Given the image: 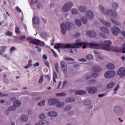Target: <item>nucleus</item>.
<instances>
[{
  "label": "nucleus",
  "instance_id": "1",
  "mask_svg": "<svg viewBox=\"0 0 125 125\" xmlns=\"http://www.w3.org/2000/svg\"><path fill=\"white\" fill-rule=\"evenodd\" d=\"M112 44V42L110 41H105L104 42L101 43H88V46H90L91 48H96V49H102L103 45L105 46L104 47V50L109 51L110 50V47Z\"/></svg>",
  "mask_w": 125,
  "mask_h": 125
},
{
  "label": "nucleus",
  "instance_id": "2",
  "mask_svg": "<svg viewBox=\"0 0 125 125\" xmlns=\"http://www.w3.org/2000/svg\"><path fill=\"white\" fill-rule=\"evenodd\" d=\"M84 43L83 42H79V43H75L74 45H72L71 44L67 43H57L56 45L54 46V48H61V49H75L79 48V46H82L83 45Z\"/></svg>",
  "mask_w": 125,
  "mask_h": 125
},
{
  "label": "nucleus",
  "instance_id": "3",
  "mask_svg": "<svg viewBox=\"0 0 125 125\" xmlns=\"http://www.w3.org/2000/svg\"><path fill=\"white\" fill-rule=\"evenodd\" d=\"M27 41H29V42L33 43L35 45H40L42 46H44L45 45L44 42H42L38 39H33L31 37L27 38Z\"/></svg>",
  "mask_w": 125,
  "mask_h": 125
},
{
  "label": "nucleus",
  "instance_id": "4",
  "mask_svg": "<svg viewBox=\"0 0 125 125\" xmlns=\"http://www.w3.org/2000/svg\"><path fill=\"white\" fill-rule=\"evenodd\" d=\"M71 28V23L66 22V24H65L64 23H61V32L62 34L65 35L66 34V29L69 30Z\"/></svg>",
  "mask_w": 125,
  "mask_h": 125
},
{
  "label": "nucleus",
  "instance_id": "5",
  "mask_svg": "<svg viewBox=\"0 0 125 125\" xmlns=\"http://www.w3.org/2000/svg\"><path fill=\"white\" fill-rule=\"evenodd\" d=\"M72 7H73V3L71 2H66L64 4L63 7L62 8V11L63 12H68L71 10Z\"/></svg>",
  "mask_w": 125,
  "mask_h": 125
},
{
  "label": "nucleus",
  "instance_id": "6",
  "mask_svg": "<svg viewBox=\"0 0 125 125\" xmlns=\"http://www.w3.org/2000/svg\"><path fill=\"white\" fill-rule=\"evenodd\" d=\"M86 17H89V19H92L93 17H82L80 19H81L82 21L81 20H75V24L76 25L78 26H82V22L83 23V24H86L87 23V19Z\"/></svg>",
  "mask_w": 125,
  "mask_h": 125
},
{
  "label": "nucleus",
  "instance_id": "7",
  "mask_svg": "<svg viewBox=\"0 0 125 125\" xmlns=\"http://www.w3.org/2000/svg\"><path fill=\"white\" fill-rule=\"evenodd\" d=\"M93 73H92V76L93 78L98 77V75H99V73L102 71V68L100 67V66H95L93 67Z\"/></svg>",
  "mask_w": 125,
  "mask_h": 125
},
{
  "label": "nucleus",
  "instance_id": "8",
  "mask_svg": "<svg viewBox=\"0 0 125 125\" xmlns=\"http://www.w3.org/2000/svg\"><path fill=\"white\" fill-rule=\"evenodd\" d=\"M32 66H33L34 68L39 67V66H40V63L37 62L34 64V65H33V64H32V60H30L28 61V64L25 66L24 68L25 69H29V68L31 67Z\"/></svg>",
  "mask_w": 125,
  "mask_h": 125
},
{
  "label": "nucleus",
  "instance_id": "9",
  "mask_svg": "<svg viewBox=\"0 0 125 125\" xmlns=\"http://www.w3.org/2000/svg\"><path fill=\"white\" fill-rule=\"evenodd\" d=\"M21 105V102L20 101H17L14 102V106L9 107V109H7V111H13L16 110V107H18Z\"/></svg>",
  "mask_w": 125,
  "mask_h": 125
},
{
  "label": "nucleus",
  "instance_id": "10",
  "mask_svg": "<svg viewBox=\"0 0 125 125\" xmlns=\"http://www.w3.org/2000/svg\"><path fill=\"white\" fill-rule=\"evenodd\" d=\"M97 88L95 86H90L87 87L86 88V91L88 92V93L91 94H94L95 92H97Z\"/></svg>",
  "mask_w": 125,
  "mask_h": 125
},
{
  "label": "nucleus",
  "instance_id": "11",
  "mask_svg": "<svg viewBox=\"0 0 125 125\" xmlns=\"http://www.w3.org/2000/svg\"><path fill=\"white\" fill-rule=\"evenodd\" d=\"M115 71H107L104 74V77L106 79H110L113 78L115 75Z\"/></svg>",
  "mask_w": 125,
  "mask_h": 125
},
{
  "label": "nucleus",
  "instance_id": "12",
  "mask_svg": "<svg viewBox=\"0 0 125 125\" xmlns=\"http://www.w3.org/2000/svg\"><path fill=\"white\" fill-rule=\"evenodd\" d=\"M118 75L121 77V78H123L125 76V68L122 67L118 70V72L117 73Z\"/></svg>",
  "mask_w": 125,
  "mask_h": 125
},
{
  "label": "nucleus",
  "instance_id": "13",
  "mask_svg": "<svg viewBox=\"0 0 125 125\" xmlns=\"http://www.w3.org/2000/svg\"><path fill=\"white\" fill-rule=\"evenodd\" d=\"M58 103V100L56 99H49L48 100V104L50 105H54Z\"/></svg>",
  "mask_w": 125,
  "mask_h": 125
},
{
  "label": "nucleus",
  "instance_id": "14",
  "mask_svg": "<svg viewBox=\"0 0 125 125\" xmlns=\"http://www.w3.org/2000/svg\"><path fill=\"white\" fill-rule=\"evenodd\" d=\"M58 103V100L56 99H49L48 100V104L50 105H54Z\"/></svg>",
  "mask_w": 125,
  "mask_h": 125
},
{
  "label": "nucleus",
  "instance_id": "15",
  "mask_svg": "<svg viewBox=\"0 0 125 125\" xmlns=\"http://www.w3.org/2000/svg\"><path fill=\"white\" fill-rule=\"evenodd\" d=\"M106 15H110V16H117V15H118V13L115 10L110 9L106 12Z\"/></svg>",
  "mask_w": 125,
  "mask_h": 125
},
{
  "label": "nucleus",
  "instance_id": "16",
  "mask_svg": "<svg viewBox=\"0 0 125 125\" xmlns=\"http://www.w3.org/2000/svg\"><path fill=\"white\" fill-rule=\"evenodd\" d=\"M60 65L61 66V69H62V70L63 71V73L64 74H65V71L67 70V64L63 62H60Z\"/></svg>",
  "mask_w": 125,
  "mask_h": 125
},
{
  "label": "nucleus",
  "instance_id": "17",
  "mask_svg": "<svg viewBox=\"0 0 125 125\" xmlns=\"http://www.w3.org/2000/svg\"><path fill=\"white\" fill-rule=\"evenodd\" d=\"M112 33L115 36H118L119 32H120V29L118 27L112 28Z\"/></svg>",
  "mask_w": 125,
  "mask_h": 125
},
{
  "label": "nucleus",
  "instance_id": "18",
  "mask_svg": "<svg viewBox=\"0 0 125 125\" xmlns=\"http://www.w3.org/2000/svg\"><path fill=\"white\" fill-rule=\"evenodd\" d=\"M78 9H79L81 12H83V13H85L87 10V8L84 5H80L78 7Z\"/></svg>",
  "mask_w": 125,
  "mask_h": 125
},
{
  "label": "nucleus",
  "instance_id": "19",
  "mask_svg": "<svg viewBox=\"0 0 125 125\" xmlns=\"http://www.w3.org/2000/svg\"><path fill=\"white\" fill-rule=\"evenodd\" d=\"M86 35L90 38H95V37H96L97 34H95V32L92 31H88L86 32Z\"/></svg>",
  "mask_w": 125,
  "mask_h": 125
},
{
  "label": "nucleus",
  "instance_id": "20",
  "mask_svg": "<svg viewBox=\"0 0 125 125\" xmlns=\"http://www.w3.org/2000/svg\"><path fill=\"white\" fill-rule=\"evenodd\" d=\"M101 31L106 35L110 34V31H108V29L105 27H101Z\"/></svg>",
  "mask_w": 125,
  "mask_h": 125
},
{
  "label": "nucleus",
  "instance_id": "21",
  "mask_svg": "<svg viewBox=\"0 0 125 125\" xmlns=\"http://www.w3.org/2000/svg\"><path fill=\"white\" fill-rule=\"evenodd\" d=\"M75 94L76 95H83L86 94V91L84 90H76L75 92Z\"/></svg>",
  "mask_w": 125,
  "mask_h": 125
},
{
  "label": "nucleus",
  "instance_id": "22",
  "mask_svg": "<svg viewBox=\"0 0 125 125\" xmlns=\"http://www.w3.org/2000/svg\"><path fill=\"white\" fill-rule=\"evenodd\" d=\"M100 21L105 26L108 27H111V23H110V22H107L104 21V20L102 19H100Z\"/></svg>",
  "mask_w": 125,
  "mask_h": 125
},
{
  "label": "nucleus",
  "instance_id": "23",
  "mask_svg": "<svg viewBox=\"0 0 125 125\" xmlns=\"http://www.w3.org/2000/svg\"><path fill=\"white\" fill-rule=\"evenodd\" d=\"M106 69L107 70H114L115 69V65L112 63H108V64H106Z\"/></svg>",
  "mask_w": 125,
  "mask_h": 125
},
{
  "label": "nucleus",
  "instance_id": "24",
  "mask_svg": "<svg viewBox=\"0 0 125 125\" xmlns=\"http://www.w3.org/2000/svg\"><path fill=\"white\" fill-rule=\"evenodd\" d=\"M40 22V21L38 17H34V18H33V23H34V24H37L39 23Z\"/></svg>",
  "mask_w": 125,
  "mask_h": 125
},
{
  "label": "nucleus",
  "instance_id": "25",
  "mask_svg": "<svg viewBox=\"0 0 125 125\" xmlns=\"http://www.w3.org/2000/svg\"><path fill=\"white\" fill-rule=\"evenodd\" d=\"M49 124L48 122L46 121H41L39 123H37L35 125H48Z\"/></svg>",
  "mask_w": 125,
  "mask_h": 125
},
{
  "label": "nucleus",
  "instance_id": "26",
  "mask_svg": "<svg viewBox=\"0 0 125 125\" xmlns=\"http://www.w3.org/2000/svg\"><path fill=\"white\" fill-rule=\"evenodd\" d=\"M99 10H101V11H102V12H103V13H104V14H105V15H106L107 12H105V8L104 7V6L100 5L99 6Z\"/></svg>",
  "mask_w": 125,
  "mask_h": 125
},
{
  "label": "nucleus",
  "instance_id": "27",
  "mask_svg": "<svg viewBox=\"0 0 125 125\" xmlns=\"http://www.w3.org/2000/svg\"><path fill=\"white\" fill-rule=\"evenodd\" d=\"M48 116L50 117H56L57 116V113L55 112H50L48 113Z\"/></svg>",
  "mask_w": 125,
  "mask_h": 125
},
{
  "label": "nucleus",
  "instance_id": "28",
  "mask_svg": "<svg viewBox=\"0 0 125 125\" xmlns=\"http://www.w3.org/2000/svg\"><path fill=\"white\" fill-rule=\"evenodd\" d=\"M27 120H28V117H27V116L23 115L21 116V122H27Z\"/></svg>",
  "mask_w": 125,
  "mask_h": 125
},
{
  "label": "nucleus",
  "instance_id": "29",
  "mask_svg": "<svg viewBox=\"0 0 125 125\" xmlns=\"http://www.w3.org/2000/svg\"><path fill=\"white\" fill-rule=\"evenodd\" d=\"M86 15L87 16H94V14H93V12H92V11L89 10L87 13H86Z\"/></svg>",
  "mask_w": 125,
  "mask_h": 125
},
{
  "label": "nucleus",
  "instance_id": "30",
  "mask_svg": "<svg viewBox=\"0 0 125 125\" xmlns=\"http://www.w3.org/2000/svg\"><path fill=\"white\" fill-rule=\"evenodd\" d=\"M4 35L6 36L11 37L13 35V33L9 31H6L4 33Z\"/></svg>",
  "mask_w": 125,
  "mask_h": 125
},
{
  "label": "nucleus",
  "instance_id": "31",
  "mask_svg": "<svg viewBox=\"0 0 125 125\" xmlns=\"http://www.w3.org/2000/svg\"><path fill=\"white\" fill-rule=\"evenodd\" d=\"M115 85V83H108V84H107L106 85V88H108V89H110L113 88V87H114V85Z\"/></svg>",
  "mask_w": 125,
  "mask_h": 125
},
{
  "label": "nucleus",
  "instance_id": "32",
  "mask_svg": "<svg viewBox=\"0 0 125 125\" xmlns=\"http://www.w3.org/2000/svg\"><path fill=\"white\" fill-rule=\"evenodd\" d=\"M112 7L114 9H118L119 8V4L117 2H114L112 3Z\"/></svg>",
  "mask_w": 125,
  "mask_h": 125
},
{
  "label": "nucleus",
  "instance_id": "33",
  "mask_svg": "<svg viewBox=\"0 0 125 125\" xmlns=\"http://www.w3.org/2000/svg\"><path fill=\"white\" fill-rule=\"evenodd\" d=\"M75 101L74 98H69L66 99V103H69L71 102H74Z\"/></svg>",
  "mask_w": 125,
  "mask_h": 125
},
{
  "label": "nucleus",
  "instance_id": "34",
  "mask_svg": "<svg viewBox=\"0 0 125 125\" xmlns=\"http://www.w3.org/2000/svg\"><path fill=\"white\" fill-rule=\"evenodd\" d=\"M85 59L88 60H91L93 59V56L90 54H88L85 56Z\"/></svg>",
  "mask_w": 125,
  "mask_h": 125
},
{
  "label": "nucleus",
  "instance_id": "35",
  "mask_svg": "<svg viewBox=\"0 0 125 125\" xmlns=\"http://www.w3.org/2000/svg\"><path fill=\"white\" fill-rule=\"evenodd\" d=\"M78 12V9L73 8L71 9L72 14H73V15L77 14Z\"/></svg>",
  "mask_w": 125,
  "mask_h": 125
},
{
  "label": "nucleus",
  "instance_id": "36",
  "mask_svg": "<svg viewBox=\"0 0 125 125\" xmlns=\"http://www.w3.org/2000/svg\"><path fill=\"white\" fill-rule=\"evenodd\" d=\"M57 73H56V72H53V82H54V83H56V79H57Z\"/></svg>",
  "mask_w": 125,
  "mask_h": 125
},
{
  "label": "nucleus",
  "instance_id": "37",
  "mask_svg": "<svg viewBox=\"0 0 125 125\" xmlns=\"http://www.w3.org/2000/svg\"><path fill=\"white\" fill-rule=\"evenodd\" d=\"M63 105H64V103L63 102H60V103H57V107L60 108L62 107Z\"/></svg>",
  "mask_w": 125,
  "mask_h": 125
},
{
  "label": "nucleus",
  "instance_id": "38",
  "mask_svg": "<svg viewBox=\"0 0 125 125\" xmlns=\"http://www.w3.org/2000/svg\"><path fill=\"white\" fill-rule=\"evenodd\" d=\"M111 21H112V22H113V23H114V24H115L117 25H121L120 22H118V21L114 20L113 19H111Z\"/></svg>",
  "mask_w": 125,
  "mask_h": 125
},
{
  "label": "nucleus",
  "instance_id": "39",
  "mask_svg": "<svg viewBox=\"0 0 125 125\" xmlns=\"http://www.w3.org/2000/svg\"><path fill=\"white\" fill-rule=\"evenodd\" d=\"M77 51V50L76 49H75V48H72V49H69V50H68V51L69 52V53H71V54H75V53Z\"/></svg>",
  "mask_w": 125,
  "mask_h": 125
},
{
  "label": "nucleus",
  "instance_id": "40",
  "mask_svg": "<svg viewBox=\"0 0 125 125\" xmlns=\"http://www.w3.org/2000/svg\"><path fill=\"white\" fill-rule=\"evenodd\" d=\"M39 2V0H31L30 4H37Z\"/></svg>",
  "mask_w": 125,
  "mask_h": 125
},
{
  "label": "nucleus",
  "instance_id": "41",
  "mask_svg": "<svg viewBox=\"0 0 125 125\" xmlns=\"http://www.w3.org/2000/svg\"><path fill=\"white\" fill-rule=\"evenodd\" d=\"M37 7L38 9H41V8L42 9V8H43V6L41 3H39L37 5Z\"/></svg>",
  "mask_w": 125,
  "mask_h": 125
},
{
  "label": "nucleus",
  "instance_id": "42",
  "mask_svg": "<svg viewBox=\"0 0 125 125\" xmlns=\"http://www.w3.org/2000/svg\"><path fill=\"white\" fill-rule=\"evenodd\" d=\"M45 104V100H43L38 104V105L39 106H43Z\"/></svg>",
  "mask_w": 125,
  "mask_h": 125
},
{
  "label": "nucleus",
  "instance_id": "43",
  "mask_svg": "<svg viewBox=\"0 0 125 125\" xmlns=\"http://www.w3.org/2000/svg\"><path fill=\"white\" fill-rule=\"evenodd\" d=\"M66 96V94H65L64 93H56V96Z\"/></svg>",
  "mask_w": 125,
  "mask_h": 125
},
{
  "label": "nucleus",
  "instance_id": "44",
  "mask_svg": "<svg viewBox=\"0 0 125 125\" xmlns=\"http://www.w3.org/2000/svg\"><path fill=\"white\" fill-rule=\"evenodd\" d=\"M120 110H121V106H117L115 107V108H114L115 112L119 111H120Z\"/></svg>",
  "mask_w": 125,
  "mask_h": 125
},
{
  "label": "nucleus",
  "instance_id": "45",
  "mask_svg": "<svg viewBox=\"0 0 125 125\" xmlns=\"http://www.w3.org/2000/svg\"><path fill=\"white\" fill-rule=\"evenodd\" d=\"M91 104V102L89 100H87L84 102L85 105H88Z\"/></svg>",
  "mask_w": 125,
  "mask_h": 125
},
{
  "label": "nucleus",
  "instance_id": "46",
  "mask_svg": "<svg viewBox=\"0 0 125 125\" xmlns=\"http://www.w3.org/2000/svg\"><path fill=\"white\" fill-rule=\"evenodd\" d=\"M88 84H93L95 83V80H91L88 81Z\"/></svg>",
  "mask_w": 125,
  "mask_h": 125
},
{
  "label": "nucleus",
  "instance_id": "47",
  "mask_svg": "<svg viewBox=\"0 0 125 125\" xmlns=\"http://www.w3.org/2000/svg\"><path fill=\"white\" fill-rule=\"evenodd\" d=\"M15 32L16 33V34H20V29L18 27H16V29L15 30Z\"/></svg>",
  "mask_w": 125,
  "mask_h": 125
},
{
  "label": "nucleus",
  "instance_id": "48",
  "mask_svg": "<svg viewBox=\"0 0 125 125\" xmlns=\"http://www.w3.org/2000/svg\"><path fill=\"white\" fill-rule=\"evenodd\" d=\"M41 36L43 38H45L47 37V34L45 32H43L41 34Z\"/></svg>",
  "mask_w": 125,
  "mask_h": 125
},
{
  "label": "nucleus",
  "instance_id": "49",
  "mask_svg": "<svg viewBox=\"0 0 125 125\" xmlns=\"http://www.w3.org/2000/svg\"><path fill=\"white\" fill-rule=\"evenodd\" d=\"M45 118H46V117L45 116V115L43 114H41L39 116V118H40V119H44Z\"/></svg>",
  "mask_w": 125,
  "mask_h": 125
},
{
  "label": "nucleus",
  "instance_id": "50",
  "mask_svg": "<svg viewBox=\"0 0 125 125\" xmlns=\"http://www.w3.org/2000/svg\"><path fill=\"white\" fill-rule=\"evenodd\" d=\"M43 82V76H41L40 77V79H39V83H41Z\"/></svg>",
  "mask_w": 125,
  "mask_h": 125
},
{
  "label": "nucleus",
  "instance_id": "51",
  "mask_svg": "<svg viewBox=\"0 0 125 125\" xmlns=\"http://www.w3.org/2000/svg\"><path fill=\"white\" fill-rule=\"evenodd\" d=\"M64 60L67 61H73V59L71 58H65Z\"/></svg>",
  "mask_w": 125,
  "mask_h": 125
},
{
  "label": "nucleus",
  "instance_id": "52",
  "mask_svg": "<svg viewBox=\"0 0 125 125\" xmlns=\"http://www.w3.org/2000/svg\"><path fill=\"white\" fill-rule=\"evenodd\" d=\"M70 109H71V106H67V107H65V108L64 109V110H65V111H69V110H70Z\"/></svg>",
  "mask_w": 125,
  "mask_h": 125
},
{
  "label": "nucleus",
  "instance_id": "53",
  "mask_svg": "<svg viewBox=\"0 0 125 125\" xmlns=\"http://www.w3.org/2000/svg\"><path fill=\"white\" fill-rule=\"evenodd\" d=\"M51 52H52V53L53 54V55H54V56L55 57H57V54H56V53L54 51V50H53V49L51 50Z\"/></svg>",
  "mask_w": 125,
  "mask_h": 125
},
{
  "label": "nucleus",
  "instance_id": "54",
  "mask_svg": "<svg viewBox=\"0 0 125 125\" xmlns=\"http://www.w3.org/2000/svg\"><path fill=\"white\" fill-rule=\"evenodd\" d=\"M80 36H81V34L79 33H76L75 35H74V38H78Z\"/></svg>",
  "mask_w": 125,
  "mask_h": 125
},
{
  "label": "nucleus",
  "instance_id": "55",
  "mask_svg": "<svg viewBox=\"0 0 125 125\" xmlns=\"http://www.w3.org/2000/svg\"><path fill=\"white\" fill-rule=\"evenodd\" d=\"M100 36L102 37V38H104V39L106 38V36L104 35V34L100 33Z\"/></svg>",
  "mask_w": 125,
  "mask_h": 125
},
{
  "label": "nucleus",
  "instance_id": "56",
  "mask_svg": "<svg viewBox=\"0 0 125 125\" xmlns=\"http://www.w3.org/2000/svg\"><path fill=\"white\" fill-rule=\"evenodd\" d=\"M16 50V47L14 46L11 47L10 51L11 52H13L14 51H15Z\"/></svg>",
  "mask_w": 125,
  "mask_h": 125
},
{
  "label": "nucleus",
  "instance_id": "57",
  "mask_svg": "<svg viewBox=\"0 0 125 125\" xmlns=\"http://www.w3.org/2000/svg\"><path fill=\"white\" fill-rule=\"evenodd\" d=\"M2 81L5 83H8V80L6 78H3V79H2Z\"/></svg>",
  "mask_w": 125,
  "mask_h": 125
},
{
  "label": "nucleus",
  "instance_id": "58",
  "mask_svg": "<svg viewBox=\"0 0 125 125\" xmlns=\"http://www.w3.org/2000/svg\"><path fill=\"white\" fill-rule=\"evenodd\" d=\"M55 70H56V72L58 73V64H55Z\"/></svg>",
  "mask_w": 125,
  "mask_h": 125
},
{
  "label": "nucleus",
  "instance_id": "59",
  "mask_svg": "<svg viewBox=\"0 0 125 125\" xmlns=\"http://www.w3.org/2000/svg\"><path fill=\"white\" fill-rule=\"evenodd\" d=\"M122 53H125V43L123 44V48L122 49Z\"/></svg>",
  "mask_w": 125,
  "mask_h": 125
},
{
  "label": "nucleus",
  "instance_id": "60",
  "mask_svg": "<svg viewBox=\"0 0 125 125\" xmlns=\"http://www.w3.org/2000/svg\"><path fill=\"white\" fill-rule=\"evenodd\" d=\"M44 63L45 65H46V66H47V67L49 68V63L48 62V61H45V62H44Z\"/></svg>",
  "mask_w": 125,
  "mask_h": 125
},
{
  "label": "nucleus",
  "instance_id": "61",
  "mask_svg": "<svg viewBox=\"0 0 125 125\" xmlns=\"http://www.w3.org/2000/svg\"><path fill=\"white\" fill-rule=\"evenodd\" d=\"M79 62H86V60L85 59H79Z\"/></svg>",
  "mask_w": 125,
  "mask_h": 125
},
{
  "label": "nucleus",
  "instance_id": "62",
  "mask_svg": "<svg viewBox=\"0 0 125 125\" xmlns=\"http://www.w3.org/2000/svg\"><path fill=\"white\" fill-rule=\"evenodd\" d=\"M5 50H0V55H2V54L4 53Z\"/></svg>",
  "mask_w": 125,
  "mask_h": 125
},
{
  "label": "nucleus",
  "instance_id": "63",
  "mask_svg": "<svg viewBox=\"0 0 125 125\" xmlns=\"http://www.w3.org/2000/svg\"><path fill=\"white\" fill-rule=\"evenodd\" d=\"M17 11H18V12H21V9L19 7H17L16 8Z\"/></svg>",
  "mask_w": 125,
  "mask_h": 125
},
{
  "label": "nucleus",
  "instance_id": "64",
  "mask_svg": "<svg viewBox=\"0 0 125 125\" xmlns=\"http://www.w3.org/2000/svg\"><path fill=\"white\" fill-rule=\"evenodd\" d=\"M0 95H1V97L7 96V94H1V93H0Z\"/></svg>",
  "mask_w": 125,
  "mask_h": 125
}]
</instances>
